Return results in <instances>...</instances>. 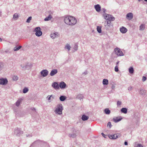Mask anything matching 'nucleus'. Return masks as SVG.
Instances as JSON below:
<instances>
[{"mask_svg": "<svg viewBox=\"0 0 147 147\" xmlns=\"http://www.w3.org/2000/svg\"><path fill=\"white\" fill-rule=\"evenodd\" d=\"M34 32H36L35 35L37 36H40L42 34L41 29L40 27H37L34 29Z\"/></svg>", "mask_w": 147, "mask_h": 147, "instance_id": "423d86ee", "label": "nucleus"}, {"mask_svg": "<svg viewBox=\"0 0 147 147\" xmlns=\"http://www.w3.org/2000/svg\"><path fill=\"white\" fill-rule=\"evenodd\" d=\"M101 27L100 26H97V30L98 32L99 33H100L101 32L102 30H101Z\"/></svg>", "mask_w": 147, "mask_h": 147, "instance_id": "2f4dec72", "label": "nucleus"}, {"mask_svg": "<svg viewBox=\"0 0 147 147\" xmlns=\"http://www.w3.org/2000/svg\"><path fill=\"white\" fill-rule=\"evenodd\" d=\"M21 67L23 70H25L26 69H29L32 67V65L31 63H27L25 65H21Z\"/></svg>", "mask_w": 147, "mask_h": 147, "instance_id": "20e7f679", "label": "nucleus"}, {"mask_svg": "<svg viewBox=\"0 0 147 147\" xmlns=\"http://www.w3.org/2000/svg\"><path fill=\"white\" fill-rule=\"evenodd\" d=\"M59 34L58 32H55L51 33L50 35V37L53 39H54L58 36Z\"/></svg>", "mask_w": 147, "mask_h": 147, "instance_id": "9b49d317", "label": "nucleus"}, {"mask_svg": "<svg viewBox=\"0 0 147 147\" xmlns=\"http://www.w3.org/2000/svg\"><path fill=\"white\" fill-rule=\"evenodd\" d=\"M22 100V99L21 98L19 99L16 102V105L18 107L19 106Z\"/></svg>", "mask_w": 147, "mask_h": 147, "instance_id": "5701e85b", "label": "nucleus"}, {"mask_svg": "<svg viewBox=\"0 0 147 147\" xmlns=\"http://www.w3.org/2000/svg\"><path fill=\"white\" fill-rule=\"evenodd\" d=\"M120 32L123 33H125L127 31V29L123 26L120 28Z\"/></svg>", "mask_w": 147, "mask_h": 147, "instance_id": "a211bd4d", "label": "nucleus"}, {"mask_svg": "<svg viewBox=\"0 0 147 147\" xmlns=\"http://www.w3.org/2000/svg\"><path fill=\"white\" fill-rule=\"evenodd\" d=\"M133 89V87L131 86H129L128 87V90L129 91H131Z\"/></svg>", "mask_w": 147, "mask_h": 147, "instance_id": "49530a36", "label": "nucleus"}, {"mask_svg": "<svg viewBox=\"0 0 147 147\" xmlns=\"http://www.w3.org/2000/svg\"><path fill=\"white\" fill-rule=\"evenodd\" d=\"M124 144L125 145H128V143L127 142L125 141L124 142Z\"/></svg>", "mask_w": 147, "mask_h": 147, "instance_id": "603ef678", "label": "nucleus"}, {"mask_svg": "<svg viewBox=\"0 0 147 147\" xmlns=\"http://www.w3.org/2000/svg\"><path fill=\"white\" fill-rule=\"evenodd\" d=\"M144 1H145L147 2V0H144Z\"/></svg>", "mask_w": 147, "mask_h": 147, "instance_id": "e2e57ef3", "label": "nucleus"}, {"mask_svg": "<svg viewBox=\"0 0 147 147\" xmlns=\"http://www.w3.org/2000/svg\"><path fill=\"white\" fill-rule=\"evenodd\" d=\"M52 17L51 15H49L48 17H46L44 19L45 21H48L50 20L52 18Z\"/></svg>", "mask_w": 147, "mask_h": 147, "instance_id": "cd10ccee", "label": "nucleus"}, {"mask_svg": "<svg viewBox=\"0 0 147 147\" xmlns=\"http://www.w3.org/2000/svg\"><path fill=\"white\" fill-rule=\"evenodd\" d=\"M32 110H35V109L34 108H33L32 109Z\"/></svg>", "mask_w": 147, "mask_h": 147, "instance_id": "13d9d810", "label": "nucleus"}, {"mask_svg": "<svg viewBox=\"0 0 147 147\" xmlns=\"http://www.w3.org/2000/svg\"><path fill=\"white\" fill-rule=\"evenodd\" d=\"M2 41V39L1 38H0V42H1Z\"/></svg>", "mask_w": 147, "mask_h": 147, "instance_id": "6e6d98bb", "label": "nucleus"}, {"mask_svg": "<svg viewBox=\"0 0 147 147\" xmlns=\"http://www.w3.org/2000/svg\"><path fill=\"white\" fill-rule=\"evenodd\" d=\"M23 133V132L20 128H17L15 129L14 131V134L17 136H20Z\"/></svg>", "mask_w": 147, "mask_h": 147, "instance_id": "39448f33", "label": "nucleus"}, {"mask_svg": "<svg viewBox=\"0 0 147 147\" xmlns=\"http://www.w3.org/2000/svg\"><path fill=\"white\" fill-rule=\"evenodd\" d=\"M137 147H143V146L141 144H138Z\"/></svg>", "mask_w": 147, "mask_h": 147, "instance_id": "de8ad7c7", "label": "nucleus"}, {"mask_svg": "<svg viewBox=\"0 0 147 147\" xmlns=\"http://www.w3.org/2000/svg\"><path fill=\"white\" fill-rule=\"evenodd\" d=\"M88 118V116H86L85 115H83L81 118L84 121L87 120Z\"/></svg>", "mask_w": 147, "mask_h": 147, "instance_id": "412c9836", "label": "nucleus"}, {"mask_svg": "<svg viewBox=\"0 0 147 147\" xmlns=\"http://www.w3.org/2000/svg\"><path fill=\"white\" fill-rule=\"evenodd\" d=\"M103 16L104 17L105 19L109 20V21H113L115 20V18L112 15L107 14L106 13L103 14Z\"/></svg>", "mask_w": 147, "mask_h": 147, "instance_id": "7ed1b4c3", "label": "nucleus"}, {"mask_svg": "<svg viewBox=\"0 0 147 147\" xmlns=\"http://www.w3.org/2000/svg\"><path fill=\"white\" fill-rule=\"evenodd\" d=\"M106 21H105V26L106 29L107 30H109V26H107V25L106 24Z\"/></svg>", "mask_w": 147, "mask_h": 147, "instance_id": "e433bc0d", "label": "nucleus"}, {"mask_svg": "<svg viewBox=\"0 0 147 147\" xmlns=\"http://www.w3.org/2000/svg\"><path fill=\"white\" fill-rule=\"evenodd\" d=\"M32 17L30 16L27 19L26 22L27 23H29L30 22L31 20L32 19Z\"/></svg>", "mask_w": 147, "mask_h": 147, "instance_id": "ea45409f", "label": "nucleus"}, {"mask_svg": "<svg viewBox=\"0 0 147 147\" xmlns=\"http://www.w3.org/2000/svg\"><path fill=\"white\" fill-rule=\"evenodd\" d=\"M8 80L6 78L0 79V85H5L8 83Z\"/></svg>", "mask_w": 147, "mask_h": 147, "instance_id": "1a4fd4ad", "label": "nucleus"}, {"mask_svg": "<svg viewBox=\"0 0 147 147\" xmlns=\"http://www.w3.org/2000/svg\"><path fill=\"white\" fill-rule=\"evenodd\" d=\"M109 126L110 128H111L112 126L111 122H109L108 123L107 126Z\"/></svg>", "mask_w": 147, "mask_h": 147, "instance_id": "a18cd8bd", "label": "nucleus"}, {"mask_svg": "<svg viewBox=\"0 0 147 147\" xmlns=\"http://www.w3.org/2000/svg\"><path fill=\"white\" fill-rule=\"evenodd\" d=\"M102 11H103V13H105V12L106 11V9L105 8H102Z\"/></svg>", "mask_w": 147, "mask_h": 147, "instance_id": "09e8293b", "label": "nucleus"}, {"mask_svg": "<svg viewBox=\"0 0 147 147\" xmlns=\"http://www.w3.org/2000/svg\"><path fill=\"white\" fill-rule=\"evenodd\" d=\"M146 13H147V11H146Z\"/></svg>", "mask_w": 147, "mask_h": 147, "instance_id": "0e129e2a", "label": "nucleus"}, {"mask_svg": "<svg viewBox=\"0 0 147 147\" xmlns=\"http://www.w3.org/2000/svg\"><path fill=\"white\" fill-rule=\"evenodd\" d=\"M146 91L142 89H140L139 91V93L143 96L145 95L146 94Z\"/></svg>", "mask_w": 147, "mask_h": 147, "instance_id": "dca6fc26", "label": "nucleus"}, {"mask_svg": "<svg viewBox=\"0 0 147 147\" xmlns=\"http://www.w3.org/2000/svg\"><path fill=\"white\" fill-rule=\"evenodd\" d=\"M71 46L68 44H67L65 47V49H67L68 51H69L71 49Z\"/></svg>", "mask_w": 147, "mask_h": 147, "instance_id": "473e14b6", "label": "nucleus"}, {"mask_svg": "<svg viewBox=\"0 0 147 147\" xmlns=\"http://www.w3.org/2000/svg\"><path fill=\"white\" fill-rule=\"evenodd\" d=\"M121 102L120 101H118L117 102V106H119L121 105Z\"/></svg>", "mask_w": 147, "mask_h": 147, "instance_id": "37998d69", "label": "nucleus"}, {"mask_svg": "<svg viewBox=\"0 0 147 147\" xmlns=\"http://www.w3.org/2000/svg\"><path fill=\"white\" fill-rule=\"evenodd\" d=\"M64 21L66 24L70 26L74 25L77 23V20L75 18L69 16H65Z\"/></svg>", "mask_w": 147, "mask_h": 147, "instance_id": "f257e3e1", "label": "nucleus"}, {"mask_svg": "<svg viewBox=\"0 0 147 147\" xmlns=\"http://www.w3.org/2000/svg\"><path fill=\"white\" fill-rule=\"evenodd\" d=\"M22 47L21 46H20L18 47H15L13 49V50L14 51H17L19 50L20 49H21Z\"/></svg>", "mask_w": 147, "mask_h": 147, "instance_id": "c756f323", "label": "nucleus"}, {"mask_svg": "<svg viewBox=\"0 0 147 147\" xmlns=\"http://www.w3.org/2000/svg\"><path fill=\"white\" fill-rule=\"evenodd\" d=\"M121 111L122 113L126 114L127 112V109L126 108H123L121 109Z\"/></svg>", "mask_w": 147, "mask_h": 147, "instance_id": "a878e982", "label": "nucleus"}, {"mask_svg": "<svg viewBox=\"0 0 147 147\" xmlns=\"http://www.w3.org/2000/svg\"><path fill=\"white\" fill-rule=\"evenodd\" d=\"M84 97L83 96L82 94H78L77 96V98L80 100L82 99Z\"/></svg>", "mask_w": 147, "mask_h": 147, "instance_id": "c85d7f7f", "label": "nucleus"}, {"mask_svg": "<svg viewBox=\"0 0 147 147\" xmlns=\"http://www.w3.org/2000/svg\"><path fill=\"white\" fill-rule=\"evenodd\" d=\"M5 53H9V50L7 49L5 51Z\"/></svg>", "mask_w": 147, "mask_h": 147, "instance_id": "5fc2aeb1", "label": "nucleus"}, {"mask_svg": "<svg viewBox=\"0 0 147 147\" xmlns=\"http://www.w3.org/2000/svg\"><path fill=\"white\" fill-rule=\"evenodd\" d=\"M106 21V24L107 25V26H109L110 27L111 26V21L108 22L107 21Z\"/></svg>", "mask_w": 147, "mask_h": 147, "instance_id": "58836bf2", "label": "nucleus"}, {"mask_svg": "<svg viewBox=\"0 0 147 147\" xmlns=\"http://www.w3.org/2000/svg\"><path fill=\"white\" fill-rule=\"evenodd\" d=\"M78 46L77 45H75L74 46V51H76L78 50Z\"/></svg>", "mask_w": 147, "mask_h": 147, "instance_id": "a19ab883", "label": "nucleus"}, {"mask_svg": "<svg viewBox=\"0 0 147 147\" xmlns=\"http://www.w3.org/2000/svg\"><path fill=\"white\" fill-rule=\"evenodd\" d=\"M29 90L28 88L25 87L23 90V92L24 93H27L28 91Z\"/></svg>", "mask_w": 147, "mask_h": 147, "instance_id": "72a5a7b5", "label": "nucleus"}, {"mask_svg": "<svg viewBox=\"0 0 147 147\" xmlns=\"http://www.w3.org/2000/svg\"><path fill=\"white\" fill-rule=\"evenodd\" d=\"M104 112L107 115L109 114L110 113V111L108 108H106L105 109Z\"/></svg>", "mask_w": 147, "mask_h": 147, "instance_id": "bb28decb", "label": "nucleus"}, {"mask_svg": "<svg viewBox=\"0 0 147 147\" xmlns=\"http://www.w3.org/2000/svg\"><path fill=\"white\" fill-rule=\"evenodd\" d=\"M126 18L129 20L133 18V14L131 13H128L126 16Z\"/></svg>", "mask_w": 147, "mask_h": 147, "instance_id": "4468645a", "label": "nucleus"}, {"mask_svg": "<svg viewBox=\"0 0 147 147\" xmlns=\"http://www.w3.org/2000/svg\"><path fill=\"white\" fill-rule=\"evenodd\" d=\"M49 72L47 69H43L40 72L41 75L43 77L46 76L48 74Z\"/></svg>", "mask_w": 147, "mask_h": 147, "instance_id": "9d476101", "label": "nucleus"}, {"mask_svg": "<svg viewBox=\"0 0 147 147\" xmlns=\"http://www.w3.org/2000/svg\"><path fill=\"white\" fill-rule=\"evenodd\" d=\"M63 109V107L62 104L60 103L57 105L55 112L56 114L60 115L62 114Z\"/></svg>", "mask_w": 147, "mask_h": 147, "instance_id": "f03ea898", "label": "nucleus"}, {"mask_svg": "<svg viewBox=\"0 0 147 147\" xmlns=\"http://www.w3.org/2000/svg\"><path fill=\"white\" fill-rule=\"evenodd\" d=\"M52 86L55 89H57L59 88V86L57 82H54L52 83Z\"/></svg>", "mask_w": 147, "mask_h": 147, "instance_id": "f8f14e48", "label": "nucleus"}, {"mask_svg": "<svg viewBox=\"0 0 147 147\" xmlns=\"http://www.w3.org/2000/svg\"><path fill=\"white\" fill-rule=\"evenodd\" d=\"M122 119L121 117H114L113 118V121L115 123L118 122L120 121Z\"/></svg>", "mask_w": 147, "mask_h": 147, "instance_id": "6ab92c4d", "label": "nucleus"}, {"mask_svg": "<svg viewBox=\"0 0 147 147\" xmlns=\"http://www.w3.org/2000/svg\"><path fill=\"white\" fill-rule=\"evenodd\" d=\"M94 8L96 11L98 12H100L101 10V7L99 4L95 5Z\"/></svg>", "mask_w": 147, "mask_h": 147, "instance_id": "2eb2a0df", "label": "nucleus"}, {"mask_svg": "<svg viewBox=\"0 0 147 147\" xmlns=\"http://www.w3.org/2000/svg\"><path fill=\"white\" fill-rule=\"evenodd\" d=\"M57 73V69H53L52 70L50 73V75L51 76H53Z\"/></svg>", "mask_w": 147, "mask_h": 147, "instance_id": "f3484780", "label": "nucleus"}, {"mask_svg": "<svg viewBox=\"0 0 147 147\" xmlns=\"http://www.w3.org/2000/svg\"><path fill=\"white\" fill-rule=\"evenodd\" d=\"M88 74V71H86L84 72L83 73V74H84V75H86Z\"/></svg>", "mask_w": 147, "mask_h": 147, "instance_id": "8fccbe9b", "label": "nucleus"}, {"mask_svg": "<svg viewBox=\"0 0 147 147\" xmlns=\"http://www.w3.org/2000/svg\"><path fill=\"white\" fill-rule=\"evenodd\" d=\"M69 136L72 138H75L76 136V134L73 133L71 134H69Z\"/></svg>", "mask_w": 147, "mask_h": 147, "instance_id": "c9c22d12", "label": "nucleus"}, {"mask_svg": "<svg viewBox=\"0 0 147 147\" xmlns=\"http://www.w3.org/2000/svg\"><path fill=\"white\" fill-rule=\"evenodd\" d=\"M102 84L103 85H107L108 84V80L107 79H104L103 80Z\"/></svg>", "mask_w": 147, "mask_h": 147, "instance_id": "393cba45", "label": "nucleus"}, {"mask_svg": "<svg viewBox=\"0 0 147 147\" xmlns=\"http://www.w3.org/2000/svg\"><path fill=\"white\" fill-rule=\"evenodd\" d=\"M1 11H0V16H1Z\"/></svg>", "mask_w": 147, "mask_h": 147, "instance_id": "bf43d9fd", "label": "nucleus"}, {"mask_svg": "<svg viewBox=\"0 0 147 147\" xmlns=\"http://www.w3.org/2000/svg\"><path fill=\"white\" fill-rule=\"evenodd\" d=\"M121 135L119 134H116L113 135H109L108 137L109 138L111 139H116L117 138L120 137Z\"/></svg>", "mask_w": 147, "mask_h": 147, "instance_id": "6e6552de", "label": "nucleus"}, {"mask_svg": "<svg viewBox=\"0 0 147 147\" xmlns=\"http://www.w3.org/2000/svg\"><path fill=\"white\" fill-rule=\"evenodd\" d=\"M138 1L139 2L140 1H141L142 0H138Z\"/></svg>", "mask_w": 147, "mask_h": 147, "instance_id": "680f3d73", "label": "nucleus"}, {"mask_svg": "<svg viewBox=\"0 0 147 147\" xmlns=\"http://www.w3.org/2000/svg\"><path fill=\"white\" fill-rule=\"evenodd\" d=\"M59 86L61 89H64L65 88L66 84L64 82H61L60 83Z\"/></svg>", "mask_w": 147, "mask_h": 147, "instance_id": "ddd939ff", "label": "nucleus"}, {"mask_svg": "<svg viewBox=\"0 0 147 147\" xmlns=\"http://www.w3.org/2000/svg\"><path fill=\"white\" fill-rule=\"evenodd\" d=\"M146 80V78L145 76H143L142 78V81L144 82Z\"/></svg>", "mask_w": 147, "mask_h": 147, "instance_id": "79ce46f5", "label": "nucleus"}, {"mask_svg": "<svg viewBox=\"0 0 147 147\" xmlns=\"http://www.w3.org/2000/svg\"><path fill=\"white\" fill-rule=\"evenodd\" d=\"M4 66V63H3L0 62V71L3 69Z\"/></svg>", "mask_w": 147, "mask_h": 147, "instance_id": "f704fd0d", "label": "nucleus"}, {"mask_svg": "<svg viewBox=\"0 0 147 147\" xmlns=\"http://www.w3.org/2000/svg\"><path fill=\"white\" fill-rule=\"evenodd\" d=\"M129 72L131 74H133L134 71V68L133 67H130L129 68Z\"/></svg>", "mask_w": 147, "mask_h": 147, "instance_id": "b1692460", "label": "nucleus"}, {"mask_svg": "<svg viewBox=\"0 0 147 147\" xmlns=\"http://www.w3.org/2000/svg\"><path fill=\"white\" fill-rule=\"evenodd\" d=\"M18 77L17 76H14L13 77V80L14 81H16L18 79Z\"/></svg>", "mask_w": 147, "mask_h": 147, "instance_id": "4c0bfd02", "label": "nucleus"}, {"mask_svg": "<svg viewBox=\"0 0 147 147\" xmlns=\"http://www.w3.org/2000/svg\"><path fill=\"white\" fill-rule=\"evenodd\" d=\"M114 51L116 54L118 56H121L124 55V54L120 49L118 48H116L114 49Z\"/></svg>", "mask_w": 147, "mask_h": 147, "instance_id": "0eeeda50", "label": "nucleus"}, {"mask_svg": "<svg viewBox=\"0 0 147 147\" xmlns=\"http://www.w3.org/2000/svg\"><path fill=\"white\" fill-rule=\"evenodd\" d=\"M26 136L27 137H28V134H26Z\"/></svg>", "mask_w": 147, "mask_h": 147, "instance_id": "052dcab7", "label": "nucleus"}, {"mask_svg": "<svg viewBox=\"0 0 147 147\" xmlns=\"http://www.w3.org/2000/svg\"><path fill=\"white\" fill-rule=\"evenodd\" d=\"M145 28V24H142L140 26V30H143Z\"/></svg>", "mask_w": 147, "mask_h": 147, "instance_id": "7c9ffc66", "label": "nucleus"}, {"mask_svg": "<svg viewBox=\"0 0 147 147\" xmlns=\"http://www.w3.org/2000/svg\"><path fill=\"white\" fill-rule=\"evenodd\" d=\"M53 95H50V96H48L47 97H49H49L48 98V100H50V99H51V97Z\"/></svg>", "mask_w": 147, "mask_h": 147, "instance_id": "3c124183", "label": "nucleus"}, {"mask_svg": "<svg viewBox=\"0 0 147 147\" xmlns=\"http://www.w3.org/2000/svg\"><path fill=\"white\" fill-rule=\"evenodd\" d=\"M115 71L117 72L119 71L118 68L117 66H116L115 67Z\"/></svg>", "mask_w": 147, "mask_h": 147, "instance_id": "c03bdc74", "label": "nucleus"}, {"mask_svg": "<svg viewBox=\"0 0 147 147\" xmlns=\"http://www.w3.org/2000/svg\"><path fill=\"white\" fill-rule=\"evenodd\" d=\"M101 134H102V136L103 137H104L105 138V136H106V135L104 134L103 133H101Z\"/></svg>", "mask_w": 147, "mask_h": 147, "instance_id": "864d4df0", "label": "nucleus"}, {"mask_svg": "<svg viewBox=\"0 0 147 147\" xmlns=\"http://www.w3.org/2000/svg\"><path fill=\"white\" fill-rule=\"evenodd\" d=\"M119 61H117V63H116L117 64V65L118 64H119Z\"/></svg>", "mask_w": 147, "mask_h": 147, "instance_id": "4d7b16f0", "label": "nucleus"}, {"mask_svg": "<svg viewBox=\"0 0 147 147\" xmlns=\"http://www.w3.org/2000/svg\"><path fill=\"white\" fill-rule=\"evenodd\" d=\"M19 17V16L17 13H15L13 16V19L14 20H16L18 19Z\"/></svg>", "mask_w": 147, "mask_h": 147, "instance_id": "aec40b11", "label": "nucleus"}, {"mask_svg": "<svg viewBox=\"0 0 147 147\" xmlns=\"http://www.w3.org/2000/svg\"><path fill=\"white\" fill-rule=\"evenodd\" d=\"M66 98V97L64 96H61L59 97L60 100L61 101H65Z\"/></svg>", "mask_w": 147, "mask_h": 147, "instance_id": "4be33fe9", "label": "nucleus"}]
</instances>
